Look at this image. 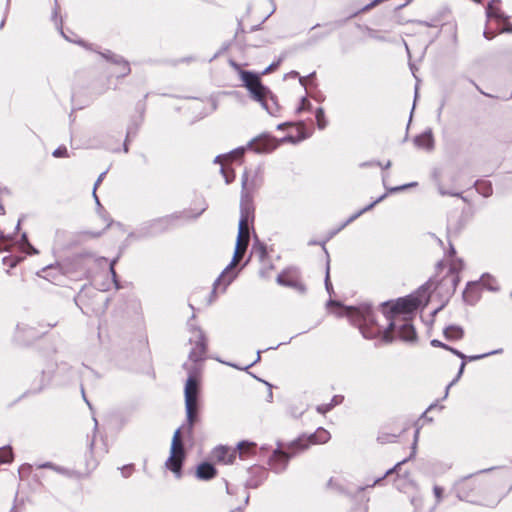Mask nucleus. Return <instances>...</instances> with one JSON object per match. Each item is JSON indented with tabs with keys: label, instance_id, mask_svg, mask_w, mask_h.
<instances>
[{
	"label": "nucleus",
	"instance_id": "obj_1",
	"mask_svg": "<svg viewBox=\"0 0 512 512\" xmlns=\"http://www.w3.org/2000/svg\"><path fill=\"white\" fill-rule=\"evenodd\" d=\"M191 337L189 342L193 345L189 352L188 358L193 365L184 364V368L188 372V378L185 383V409H186V428L189 433L192 432L194 423L197 421V397L200 384V367L198 362L205 359L207 351V338L201 328L190 325Z\"/></svg>",
	"mask_w": 512,
	"mask_h": 512
},
{
	"label": "nucleus",
	"instance_id": "obj_31",
	"mask_svg": "<svg viewBox=\"0 0 512 512\" xmlns=\"http://www.w3.org/2000/svg\"><path fill=\"white\" fill-rule=\"evenodd\" d=\"M120 471L124 478H128L134 472V465H132V464L124 465L123 467L120 468Z\"/></svg>",
	"mask_w": 512,
	"mask_h": 512
},
{
	"label": "nucleus",
	"instance_id": "obj_29",
	"mask_svg": "<svg viewBox=\"0 0 512 512\" xmlns=\"http://www.w3.org/2000/svg\"><path fill=\"white\" fill-rule=\"evenodd\" d=\"M221 173L223 174V177L225 178L226 184L231 183L235 178L234 172L232 170L228 171L224 166H222V168H221Z\"/></svg>",
	"mask_w": 512,
	"mask_h": 512
},
{
	"label": "nucleus",
	"instance_id": "obj_11",
	"mask_svg": "<svg viewBox=\"0 0 512 512\" xmlns=\"http://www.w3.org/2000/svg\"><path fill=\"white\" fill-rule=\"evenodd\" d=\"M245 252H242L240 249H235L233 259L231 263L225 268V270L221 273V275L215 280L214 287L216 288L222 282L224 283V288L232 281L233 276L228 275V270L235 266L239 260L243 257Z\"/></svg>",
	"mask_w": 512,
	"mask_h": 512
},
{
	"label": "nucleus",
	"instance_id": "obj_53",
	"mask_svg": "<svg viewBox=\"0 0 512 512\" xmlns=\"http://www.w3.org/2000/svg\"><path fill=\"white\" fill-rule=\"evenodd\" d=\"M412 184H410L409 186H411ZM408 185H404V186H401V187H395L393 190L394 191H398V190H401V189H404L406 188Z\"/></svg>",
	"mask_w": 512,
	"mask_h": 512
},
{
	"label": "nucleus",
	"instance_id": "obj_49",
	"mask_svg": "<svg viewBox=\"0 0 512 512\" xmlns=\"http://www.w3.org/2000/svg\"><path fill=\"white\" fill-rule=\"evenodd\" d=\"M27 248H28L27 249L28 254H37L38 253V251L29 243L27 244Z\"/></svg>",
	"mask_w": 512,
	"mask_h": 512
},
{
	"label": "nucleus",
	"instance_id": "obj_54",
	"mask_svg": "<svg viewBox=\"0 0 512 512\" xmlns=\"http://www.w3.org/2000/svg\"><path fill=\"white\" fill-rule=\"evenodd\" d=\"M373 164L380 165V163H378V162H375V163L370 162V163H362L361 166L373 165Z\"/></svg>",
	"mask_w": 512,
	"mask_h": 512
},
{
	"label": "nucleus",
	"instance_id": "obj_35",
	"mask_svg": "<svg viewBox=\"0 0 512 512\" xmlns=\"http://www.w3.org/2000/svg\"><path fill=\"white\" fill-rule=\"evenodd\" d=\"M406 461H407V460H406V459H404V460H402V461L398 462V463H397L393 468L388 469V470L386 471V473L384 474V476H383V477H381V478L376 479V480L374 481V483H373L371 486H374V485H375L376 483H378L381 479H383L384 477H386V476H388L389 474H391L392 472H394L398 467H400V466H401L404 462H406Z\"/></svg>",
	"mask_w": 512,
	"mask_h": 512
},
{
	"label": "nucleus",
	"instance_id": "obj_63",
	"mask_svg": "<svg viewBox=\"0 0 512 512\" xmlns=\"http://www.w3.org/2000/svg\"><path fill=\"white\" fill-rule=\"evenodd\" d=\"M124 151L125 152H128V147H127V144L125 143V146H124Z\"/></svg>",
	"mask_w": 512,
	"mask_h": 512
},
{
	"label": "nucleus",
	"instance_id": "obj_3",
	"mask_svg": "<svg viewBox=\"0 0 512 512\" xmlns=\"http://www.w3.org/2000/svg\"><path fill=\"white\" fill-rule=\"evenodd\" d=\"M259 186L256 171H245L242 176V192L240 200V219L238 236L249 238V222L254 218V206L251 193Z\"/></svg>",
	"mask_w": 512,
	"mask_h": 512
},
{
	"label": "nucleus",
	"instance_id": "obj_30",
	"mask_svg": "<svg viewBox=\"0 0 512 512\" xmlns=\"http://www.w3.org/2000/svg\"><path fill=\"white\" fill-rule=\"evenodd\" d=\"M106 173H107V171L102 172V173L98 176V178H97V180H96V182H95V184H94V188H93V196H94L95 201H96V203H97L98 205H100V202H99V199H98V197H97V195H96V189H97V187L100 185V183L103 181V179H104V177H105Z\"/></svg>",
	"mask_w": 512,
	"mask_h": 512
},
{
	"label": "nucleus",
	"instance_id": "obj_21",
	"mask_svg": "<svg viewBox=\"0 0 512 512\" xmlns=\"http://www.w3.org/2000/svg\"><path fill=\"white\" fill-rule=\"evenodd\" d=\"M315 117L317 126L319 129H324L327 126V120L325 118L324 110L323 108L319 107L315 111Z\"/></svg>",
	"mask_w": 512,
	"mask_h": 512
},
{
	"label": "nucleus",
	"instance_id": "obj_37",
	"mask_svg": "<svg viewBox=\"0 0 512 512\" xmlns=\"http://www.w3.org/2000/svg\"><path fill=\"white\" fill-rule=\"evenodd\" d=\"M473 288H474V285L470 286L469 288H467L464 291V294H463V297H464L465 301L470 303V304H473L475 302V300H476V298H470V294H471Z\"/></svg>",
	"mask_w": 512,
	"mask_h": 512
},
{
	"label": "nucleus",
	"instance_id": "obj_40",
	"mask_svg": "<svg viewBox=\"0 0 512 512\" xmlns=\"http://www.w3.org/2000/svg\"><path fill=\"white\" fill-rule=\"evenodd\" d=\"M433 491H434L437 501L440 502L441 498H442V492H443L442 488L439 486H434Z\"/></svg>",
	"mask_w": 512,
	"mask_h": 512
},
{
	"label": "nucleus",
	"instance_id": "obj_50",
	"mask_svg": "<svg viewBox=\"0 0 512 512\" xmlns=\"http://www.w3.org/2000/svg\"><path fill=\"white\" fill-rule=\"evenodd\" d=\"M114 263H115V260H114V261L111 263V265H110V272H111V274H112L113 278H115V277H116V272H115V270H114Z\"/></svg>",
	"mask_w": 512,
	"mask_h": 512
},
{
	"label": "nucleus",
	"instance_id": "obj_42",
	"mask_svg": "<svg viewBox=\"0 0 512 512\" xmlns=\"http://www.w3.org/2000/svg\"><path fill=\"white\" fill-rule=\"evenodd\" d=\"M431 345L434 346V347H441V348H444V349H448V345L442 343L441 341L437 340V339H433L431 341Z\"/></svg>",
	"mask_w": 512,
	"mask_h": 512
},
{
	"label": "nucleus",
	"instance_id": "obj_64",
	"mask_svg": "<svg viewBox=\"0 0 512 512\" xmlns=\"http://www.w3.org/2000/svg\"><path fill=\"white\" fill-rule=\"evenodd\" d=\"M10 512H16L15 507H13Z\"/></svg>",
	"mask_w": 512,
	"mask_h": 512
},
{
	"label": "nucleus",
	"instance_id": "obj_46",
	"mask_svg": "<svg viewBox=\"0 0 512 512\" xmlns=\"http://www.w3.org/2000/svg\"><path fill=\"white\" fill-rule=\"evenodd\" d=\"M173 219H174V217H173V216H168V217H165V218L159 219V220L157 221V224L161 225L162 223H169V222H171Z\"/></svg>",
	"mask_w": 512,
	"mask_h": 512
},
{
	"label": "nucleus",
	"instance_id": "obj_36",
	"mask_svg": "<svg viewBox=\"0 0 512 512\" xmlns=\"http://www.w3.org/2000/svg\"><path fill=\"white\" fill-rule=\"evenodd\" d=\"M395 439H396V435H393V434H381L378 436V440L381 443L393 442V441H395Z\"/></svg>",
	"mask_w": 512,
	"mask_h": 512
},
{
	"label": "nucleus",
	"instance_id": "obj_13",
	"mask_svg": "<svg viewBox=\"0 0 512 512\" xmlns=\"http://www.w3.org/2000/svg\"><path fill=\"white\" fill-rule=\"evenodd\" d=\"M102 56L105 59L112 61L115 65H117L119 67V72L117 73V77H124L130 73L131 69H130L129 63L127 61H125L124 59H122L121 57L114 55L110 51L103 53Z\"/></svg>",
	"mask_w": 512,
	"mask_h": 512
},
{
	"label": "nucleus",
	"instance_id": "obj_17",
	"mask_svg": "<svg viewBox=\"0 0 512 512\" xmlns=\"http://www.w3.org/2000/svg\"><path fill=\"white\" fill-rule=\"evenodd\" d=\"M216 474L215 468L209 463H201L196 470V476L202 480L212 479Z\"/></svg>",
	"mask_w": 512,
	"mask_h": 512
},
{
	"label": "nucleus",
	"instance_id": "obj_8",
	"mask_svg": "<svg viewBox=\"0 0 512 512\" xmlns=\"http://www.w3.org/2000/svg\"><path fill=\"white\" fill-rule=\"evenodd\" d=\"M181 429L178 428L173 435L170 456L165 462L167 469L171 470L177 477L181 476L182 461L184 458V448L180 436Z\"/></svg>",
	"mask_w": 512,
	"mask_h": 512
},
{
	"label": "nucleus",
	"instance_id": "obj_43",
	"mask_svg": "<svg viewBox=\"0 0 512 512\" xmlns=\"http://www.w3.org/2000/svg\"><path fill=\"white\" fill-rule=\"evenodd\" d=\"M419 433H420L419 429H416L415 434H414L413 446H412V454L413 455L415 454V451H416V445H417V441L419 438Z\"/></svg>",
	"mask_w": 512,
	"mask_h": 512
},
{
	"label": "nucleus",
	"instance_id": "obj_62",
	"mask_svg": "<svg viewBox=\"0 0 512 512\" xmlns=\"http://www.w3.org/2000/svg\"><path fill=\"white\" fill-rule=\"evenodd\" d=\"M285 140H291L292 141V138L291 137H284L283 141H285Z\"/></svg>",
	"mask_w": 512,
	"mask_h": 512
},
{
	"label": "nucleus",
	"instance_id": "obj_51",
	"mask_svg": "<svg viewBox=\"0 0 512 512\" xmlns=\"http://www.w3.org/2000/svg\"><path fill=\"white\" fill-rule=\"evenodd\" d=\"M260 354H261V351H258L256 360L254 362H252L251 364H249L246 368H249V367L253 366L256 362H258L260 360Z\"/></svg>",
	"mask_w": 512,
	"mask_h": 512
},
{
	"label": "nucleus",
	"instance_id": "obj_41",
	"mask_svg": "<svg viewBox=\"0 0 512 512\" xmlns=\"http://www.w3.org/2000/svg\"><path fill=\"white\" fill-rule=\"evenodd\" d=\"M415 23H417L418 25H421V26H425V27H436L437 26V23L435 21L427 22V21L418 20V21H415Z\"/></svg>",
	"mask_w": 512,
	"mask_h": 512
},
{
	"label": "nucleus",
	"instance_id": "obj_16",
	"mask_svg": "<svg viewBox=\"0 0 512 512\" xmlns=\"http://www.w3.org/2000/svg\"><path fill=\"white\" fill-rule=\"evenodd\" d=\"M486 16L489 21L495 19L497 22L504 17L500 10V0H491L486 8Z\"/></svg>",
	"mask_w": 512,
	"mask_h": 512
},
{
	"label": "nucleus",
	"instance_id": "obj_23",
	"mask_svg": "<svg viewBox=\"0 0 512 512\" xmlns=\"http://www.w3.org/2000/svg\"><path fill=\"white\" fill-rule=\"evenodd\" d=\"M249 238L237 236L235 249H240L245 252L248 246Z\"/></svg>",
	"mask_w": 512,
	"mask_h": 512
},
{
	"label": "nucleus",
	"instance_id": "obj_44",
	"mask_svg": "<svg viewBox=\"0 0 512 512\" xmlns=\"http://www.w3.org/2000/svg\"><path fill=\"white\" fill-rule=\"evenodd\" d=\"M343 401V396L336 395L332 398L331 402L329 404H334V406L340 404Z\"/></svg>",
	"mask_w": 512,
	"mask_h": 512
},
{
	"label": "nucleus",
	"instance_id": "obj_25",
	"mask_svg": "<svg viewBox=\"0 0 512 512\" xmlns=\"http://www.w3.org/2000/svg\"><path fill=\"white\" fill-rule=\"evenodd\" d=\"M383 199V196L379 197L376 201H374L373 203H371L370 205H368L367 207L363 208L362 210H360L358 213H356L355 215H353L352 217H350L347 221V223L353 221L354 219H356L358 216H360L362 213H364L365 211H368L369 209H371L376 203L380 202L381 200Z\"/></svg>",
	"mask_w": 512,
	"mask_h": 512
},
{
	"label": "nucleus",
	"instance_id": "obj_19",
	"mask_svg": "<svg viewBox=\"0 0 512 512\" xmlns=\"http://www.w3.org/2000/svg\"><path fill=\"white\" fill-rule=\"evenodd\" d=\"M447 350H449L450 352H452L453 354H455L459 358H461V359H468L469 361H475V360H478V359H481V358H484L486 356H489V355H492V354H495V353L499 352V351H493V352L485 353V354H482V355H474V356L467 357L462 352H460L457 349H454V348H452L450 346L448 347Z\"/></svg>",
	"mask_w": 512,
	"mask_h": 512
},
{
	"label": "nucleus",
	"instance_id": "obj_12",
	"mask_svg": "<svg viewBox=\"0 0 512 512\" xmlns=\"http://www.w3.org/2000/svg\"><path fill=\"white\" fill-rule=\"evenodd\" d=\"M277 282L284 286L296 288L301 292L305 291L304 285L298 280L295 273L285 271L278 275Z\"/></svg>",
	"mask_w": 512,
	"mask_h": 512
},
{
	"label": "nucleus",
	"instance_id": "obj_9",
	"mask_svg": "<svg viewBox=\"0 0 512 512\" xmlns=\"http://www.w3.org/2000/svg\"><path fill=\"white\" fill-rule=\"evenodd\" d=\"M301 451L302 450H299V447L291 448V444L287 447L286 451L283 450L281 446H278L273 450L272 455L269 457V466L275 472H281L286 468L289 459Z\"/></svg>",
	"mask_w": 512,
	"mask_h": 512
},
{
	"label": "nucleus",
	"instance_id": "obj_47",
	"mask_svg": "<svg viewBox=\"0 0 512 512\" xmlns=\"http://www.w3.org/2000/svg\"><path fill=\"white\" fill-rule=\"evenodd\" d=\"M243 149H238L234 152H232L231 154L225 156V158H231L232 156H241L243 154Z\"/></svg>",
	"mask_w": 512,
	"mask_h": 512
},
{
	"label": "nucleus",
	"instance_id": "obj_2",
	"mask_svg": "<svg viewBox=\"0 0 512 512\" xmlns=\"http://www.w3.org/2000/svg\"><path fill=\"white\" fill-rule=\"evenodd\" d=\"M431 285L432 283L428 282L420 287L415 294L398 299L389 311L383 312V318L390 321V328H395L403 317H410L419 306L427 304Z\"/></svg>",
	"mask_w": 512,
	"mask_h": 512
},
{
	"label": "nucleus",
	"instance_id": "obj_48",
	"mask_svg": "<svg viewBox=\"0 0 512 512\" xmlns=\"http://www.w3.org/2000/svg\"><path fill=\"white\" fill-rule=\"evenodd\" d=\"M382 0H374L372 1L370 4L366 5L362 10L365 11V10H368L372 7H374L376 4H378L379 2H381Z\"/></svg>",
	"mask_w": 512,
	"mask_h": 512
},
{
	"label": "nucleus",
	"instance_id": "obj_32",
	"mask_svg": "<svg viewBox=\"0 0 512 512\" xmlns=\"http://www.w3.org/2000/svg\"><path fill=\"white\" fill-rule=\"evenodd\" d=\"M464 368H465V362H462L461 365H460V368H459V371H458V374L457 376L449 383V385L447 386L446 388V393H448V390L449 388L454 385L461 377L463 371H464ZM445 396H447V394H445Z\"/></svg>",
	"mask_w": 512,
	"mask_h": 512
},
{
	"label": "nucleus",
	"instance_id": "obj_4",
	"mask_svg": "<svg viewBox=\"0 0 512 512\" xmlns=\"http://www.w3.org/2000/svg\"><path fill=\"white\" fill-rule=\"evenodd\" d=\"M345 315L349 318L353 325H356L363 337L373 339L382 336L386 329L379 324L378 317L372 308L363 304L358 307H346Z\"/></svg>",
	"mask_w": 512,
	"mask_h": 512
},
{
	"label": "nucleus",
	"instance_id": "obj_15",
	"mask_svg": "<svg viewBox=\"0 0 512 512\" xmlns=\"http://www.w3.org/2000/svg\"><path fill=\"white\" fill-rule=\"evenodd\" d=\"M414 143L417 147L432 150L434 146L433 134L431 130H427L422 134L418 135L414 139Z\"/></svg>",
	"mask_w": 512,
	"mask_h": 512
},
{
	"label": "nucleus",
	"instance_id": "obj_60",
	"mask_svg": "<svg viewBox=\"0 0 512 512\" xmlns=\"http://www.w3.org/2000/svg\"><path fill=\"white\" fill-rule=\"evenodd\" d=\"M42 467H52V464H50V463H46V464H44Z\"/></svg>",
	"mask_w": 512,
	"mask_h": 512
},
{
	"label": "nucleus",
	"instance_id": "obj_61",
	"mask_svg": "<svg viewBox=\"0 0 512 512\" xmlns=\"http://www.w3.org/2000/svg\"><path fill=\"white\" fill-rule=\"evenodd\" d=\"M220 159H221V156H217V157L215 158V162H219V161H220Z\"/></svg>",
	"mask_w": 512,
	"mask_h": 512
},
{
	"label": "nucleus",
	"instance_id": "obj_45",
	"mask_svg": "<svg viewBox=\"0 0 512 512\" xmlns=\"http://www.w3.org/2000/svg\"><path fill=\"white\" fill-rule=\"evenodd\" d=\"M280 61L276 62V63H272L271 65H269L264 71H263V74H267L269 73L270 71L276 69L279 65Z\"/></svg>",
	"mask_w": 512,
	"mask_h": 512
},
{
	"label": "nucleus",
	"instance_id": "obj_56",
	"mask_svg": "<svg viewBox=\"0 0 512 512\" xmlns=\"http://www.w3.org/2000/svg\"><path fill=\"white\" fill-rule=\"evenodd\" d=\"M484 36L487 38V39H491L493 36H490L489 33L487 31H484Z\"/></svg>",
	"mask_w": 512,
	"mask_h": 512
},
{
	"label": "nucleus",
	"instance_id": "obj_26",
	"mask_svg": "<svg viewBox=\"0 0 512 512\" xmlns=\"http://www.w3.org/2000/svg\"><path fill=\"white\" fill-rule=\"evenodd\" d=\"M52 155L56 158L69 157L68 150L65 146H59L57 149L53 151Z\"/></svg>",
	"mask_w": 512,
	"mask_h": 512
},
{
	"label": "nucleus",
	"instance_id": "obj_14",
	"mask_svg": "<svg viewBox=\"0 0 512 512\" xmlns=\"http://www.w3.org/2000/svg\"><path fill=\"white\" fill-rule=\"evenodd\" d=\"M251 147L258 153L271 152L277 147V143L273 138H261L251 143Z\"/></svg>",
	"mask_w": 512,
	"mask_h": 512
},
{
	"label": "nucleus",
	"instance_id": "obj_52",
	"mask_svg": "<svg viewBox=\"0 0 512 512\" xmlns=\"http://www.w3.org/2000/svg\"><path fill=\"white\" fill-rule=\"evenodd\" d=\"M449 254L452 256L455 254V249L452 245H450V250H449Z\"/></svg>",
	"mask_w": 512,
	"mask_h": 512
},
{
	"label": "nucleus",
	"instance_id": "obj_58",
	"mask_svg": "<svg viewBox=\"0 0 512 512\" xmlns=\"http://www.w3.org/2000/svg\"><path fill=\"white\" fill-rule=\"evenodd\" d=\"M452 282H453L452 289L454 290L455 289V278H454V276L452 277Z\"/></svg>",
	"mask_w": 512,
	"mask_h": 512
},
{
	"label": "nucleus",
	"instance_id": "obj_59",
	"mask_svg": "<svg viewBox=\"0 0 512 512\" xmlns=\"http://www.w3.org/2000/svg\"><path fill=\"white\" fill-rule=\"evenodd\" d=\"M231 512H243V511L241 509L237 508V509L232 510Z\"/></svg>",
	"mask_w": 512,
	"mask_h": 512
},
{
	"label": "nucleus",
	"instance_id": "obj_20",
	"mask_svg": "<svg viewBox=\"0 0 512 512\" xmlns=\"http://www.w3.org/2000/svg\"><path fill=\"white\" fill-rule=\"evenodd\" d=\"M476 190L484 197H488L492 194V186L486 181H480L476 183Z\"/></svg>",
	"mask_w": 512,
	"mask_h": 512
},
{
	"label": "nucleus",
	"instance_id": "obj_57",
	"mask_svg": "<svg viewBox=\"0 0 512 512\" xmlns=\"http://www.w3.org/2000/svg\"><path fill=\"white\" fill-rule=\"evenodd\" d=\"M82 395H83L84 400H85V401L87 402V404L90 406L89 402L87 401V399H86V397H85V392H84V390H82Z\"/></svg>",
	"mask_w": 512,
	"mask_h": 512
},
{
	"label": "nucleus",
	"instance_id": "obj_24",
	"mask_svg": "<svg viewBox=\"0 0 512 512\" xmlns=\"http://www.w3.org/2000/svg\"><path fill=\"white\" fill-rule=\"evenodd\" d=\"M310 109H311V103L307 100L306 97H302L300 105L298 106L296 112L301 113L303 111H309Z\"/></svg>",
	"mask_w": 512,
	"mask_h": 512
},
{
	"label": "nucleus",
	"instance_id": "obj_55",
	"mask_svg": "<svg viewBox=\"0 0 512 512\" xmlns=\"http://www.w3.org/2000/svg\"><path fill=\"white\" fill-rule=\"evenodd\" d=\"M391 166V162L387 161L386 164L383 166V169H388Z\"/></svg>",
	"mask_w": 512,
	"mask_h": 512
},
{
	"label": "nucleus",
	"instance_id": "obj_33",
	"mask_svg": "<svg viewBox=\"0 0 512 512\" xmlns=\"http://www.w3.org/2000/svg\"><path fill=\"white\" fill-rule=\"evenodd\" d=\"M482 283H483V285L487 286V288L490 290L496 289V286H495L496 281L494 279H492L490 276L483 277Z\"/></svg>",
	"mask_w": 512,
	"mask_h": 512
},
{
	"label": "nucleus",
	"instance_id": "obj_27",
	"mask_svg": "<svg viewBox=\"0 0 512 512\" xmlns=\"http://www.w3.org/2000/svg\"><path fill=\"white\" fill-rule=\"evenodd\" d=\"M12 460V452L10 449L3 448L0 450V462H10Z\"/></svg>",
	"mask_w": 512,
	"mask_h": 512
},
{
	"label": "nucleus",
	"instance_id": "obj_22",
	"mask_svg": "<svg viewBox=\"0 0 512 512\" xmlns=\"http://www.w3.org/2000/svg\"><path fill=\"white\" fill-rule=\"evenodd\" d=\"M469 486H470V482H468V481H464L458 485L457 494L460 499L470 501L469 495L466 492V489L469 488Z\"/></svg>",
	"mask_w": 512,
	"mask_h": 512
},
{
	"label": "nucleus",
	"instance_id": "obj_5",
	"mask_svg": "<svg viewBox=\"0 0 512 512\" xmlns=\"http://www.w3.org/2000/svg\"><path fill=\"white\" fill-rule=\"evenodd\" d=\"M240 76L253 99L259 102L269 114H274L276 112V109L273 108L275 105L274 99L268 88L262 85L259 76L244 70L240 72Z\"/></svg>",
	"mask_w": 512,
	"mask_h": 512
},
{
	"label": "nucleus",
	"instance_id": "obj_38",
	"mask_svg": "<svg viewBox=\"0 0 512 512\" xmlns=\"http://www.w3.org/2000/svg\"><path fill=\"white\" fill-rule=\"evenodd\" d=\"M333 407H334V404H329V403L328 404H321V405L317 406V411L319 413L325 414L328 411H330Z\"/></svg>",
	"mask_w": 512,
	"mask_h": 512
},
{
	"label": "nucleus",
	"instance_id": "obj_10",
	"mask_svg": "<svg viewBox=\"0 0 512 512\" xmlns=\"http://www.w3.org/2000/svg\"><path fill=\"white\" fill-rule=\"evenodd\" d=\"M330 433L324 428H318L316 432L309 437H299L291 443V448L299 447V450H306L311 444H324L329 441Z\"/></svg>",
	"mask_w": 512,
	"mask_h": 512
},
{
	"label": "nucleus",
	"instance_id": "obj_28",
	"mask_svg": "<svg viewBox=\"0 0 512 512\" xmlns=\"http://www.w3.org/2000/svg\"><path fill=\"white\" fill-rule=\"evenodd\" d=\"M498 23L502 25L500 27V32L512 33V24L507 21L505 16L500 21H498Z\"/></svg>",
	"mask_w": 512,
	"mask_h": 512
},
{
	"label": "nucleus",
	"instance_id": "obj_6",
	"mask_svg": "<svg viewBox=\"0 0 512 512\" xmlns=\"http://www.w3.org/2000/svg\"><path fill=\"white\" fill-rule=\"evenodd\" d=\"M255 447V443L242 441L238 443L236 449H232L226 446L216 447L212 452V456L219 463L232 464L237 454L240 458H245L247 454L250 453V451L255 449Z\"/></svg>",
	"mask_w": 512,
	"mask_h": 512
},
{
	"label": "nucleus",
	"instance_id": "obj_18",
	"mask_svg": "<svg viewBox=\"0 0 512 512\" xmlns=\"http://www.w3.org/2000/svg\"><path fill=\"white\" fill-rule=\"evenodd\" d=\"M463 334V329L459 326H449L444 330V335L448 340L461 339Z\"/></svg>",
	"mask_w": 512,
	"mask_h": 512
},
{
	"label": "nucleus",
	"instance_id": "obj_7",
	"mask_svg": "<svg viewBox=\"0 0 512 512\" xmlns=\"http://www.w3.org/2000/svg\"><path fill=\"white\" fill-rule=\"evenodd\" d=\"M386 322L388 326L383 334V340L385 342H391L396 338L403 341L415 340L416 332L411 324V317H403L395 328H390V321Z\"/></svg>",
	"mask_w": 512,
	"mask_h": 512
},
{
	"label": "nucleus",
	"instance_id": "obj_39",
	"mask_svg": "<svg viewBox=\"0 0 512 512\" xmlns=\"http://www.w3.org/2000/svg\"><path fill=\"white\" fill-rule=\"evenodd\" d=\"M325 287H326L327 291L330 293L332 290V284L329 280V266H327V268H326Z\"/></svg>",
	"mask_w": 512,
	"mask_h": 512
},
{
	"label": "nucleus",
	"instance_id": "obj_34",
	"mask_svg": "<svg viewBox=\"0 0 512 512\" xmlns=\"http://www.w3.org/2000/svg\"><path fill=\"white\" fill-rule=\"evenodd\" d=\"M450 270L452 273L458 272L463 268V262L461 259H457L455 261H452L450 264Z\"/></svg>",
	"mask_w": 512,
	"mask_h": 512
}]
</instances>
